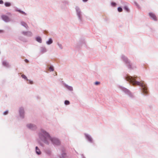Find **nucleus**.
<instances>
[{"mask_svg":"<svg viewBox=\"0 0 158 158\" xmlns=\"http://www.w3.org/2000/svg\"><path fill=\"white\" fill-rule=\"evenodd\" d=\"M19 113L21 118L23 119L24 118L25 112L24 109L23 107H20L19 108Z\"/></svg>","mask_w":158,"mask_h":158,"instance_id":"0eeeda50","label":"nucleus"},{"mask_svg":"<svg viewBox=\"0 0 158 158\" xmlns=\"http://www.w3.org/2000/svg\"><path fill=\"white\" fill-rule=\"evenodd\" d=\"M53 43V40L52 39L50 38L48 39V40L46 41V44L48 45H50Z\"/></svg>","mask_w":158,"mask_h":158,"instance_id":"4468645a","label":"nucleus"},{"mask_svg":"<svg viewBox=\"0 0 158 158\" xmlns=\"http://www.w3.org/2000/svg\"><path fill=\"white\" fill-rule=\"evenodd\" d=\"M124 77L127 81L129 82L133 85H138L140 86L143 94L146 95L148 94V91L146 85L143 82L138 81V78L136 76L132 77L128 75H126Z\"/></svg>","mask_w":158,"mask_h":158,"instance_id":"f257e3e1","label":"nucleus"},{"mask_svg":"<svg viewBox=\"0 0 158 158\" xmlns=\"http://www.w3.org/2000/svg\"><path fill=\"white\" fill-rule=\"evenodd\" d=\"M62 84L64 87L68 90L71 92L73 91V88L72 86H69L64 83H63Z\"/></svg>","mask_w":158,"mask_h":158,"instance_id":"1a4fd4ad","label":"nucleus"},{"mask_svg":"<svg viewBox=\"0 0 158 158\" xmlns=\"http://www.w3.org/2000/svg\"><path fill=\"white\" fill-rule=\"evenodd\" d=\"M66 154L65 153L63 152L61 154L60 158H65L66 157Z\"/></svg>","mask_w":158,"mask_h":158,"instance_id":"aec40b11","label":"nucleus"},{"mask_svg":"<svg viewBox=\"0 0 158 158\" xmlns=\"http://www.w3.org/2000/svg\"><path fill=\"white\" fill-rule=\"evenodd\" d=\"M21 76L25 80H28V79H27V77L24 74H22L21 75Z\"/></svg>","mask_w":158,"mask_h":158,"instance_id":"393cba45","label":"nucleus"},{"mask_svg":"<svg viewBox=\"0 0 158 158\" xmlns=\"http://www.w3.org/2000/svg\"><path fill=\"white\" fill-rule=\"evenodd\" d=\"M36 40L38 42L41 43L42 42V40L41 37L40 36H37L35 38Z\"/></svg>","mask_w":158,"mask_h":158,"instance_id":"a211bd4d","label":"nucleus"},{"mask_svg":"<svg viewBox=\"0 0 158 158\" xmlns=\"http://www.w3.org/2000/svg\"><path fill=\"white\" fill-rule=\"evenodd\" d=\"M100 83V82H99L98 81H96L95 82V84L96 85H98V84H99Z\"/></svg>","mask_w":158,"mask_h":158,"instance_id":"473e14b6","label":"nucleus"},{"mask_svg":"<svg viewBox=\"0 0 158 158\" xmlns=\"http://www.w3.org/2000/svg\"><path fill=\"white\" fill-rule=\"evenodd\" d=\"M8 110L5 111L3 113V114L5 115L7 114L8 113Z\"/></svg>","mask_w":158,"mask_h":158,"instance_id":"7c9ffc66","label":"nucleus"},{"mask_svg":"<svg viewBox=\"0 0 158 158\" xmlns=\"http://www.w3.org/2000/svg\"><path fill=\"white\" fill-rule=\"evenodd\" d=\"M121 89L124 93L128 95L131 98H134V95L127 89L124 87H121Z\"/></svg>","mask_w":158,"mask_h":158,"instance_id":"423d86ee","label":"nucleus"},{"mask_svg":"<svg viewBox=\"0 0 158 158\" xmlns=\"http://www.w3.org/2000/svg\"><path fill=\"white\" fill-rule=\"evenodd\" d=\"M3 32V31L2 30H0V33H1Z\"/></svg>","mask_w":158,"mask_h":158,"instance_id":"c9c22d12","label":"nucleus"},{"mask_svg":"<svg viewBox=\"0 0 158 158\" xmlns=\"http://www.w3.org/2000/svg\"><path fill=\"white\" fill-rule=\"evenodd\" d=\"M49 70L50 71H53L54 70V68L52 66H51L49 68Z\"/></svg>","mask_w":158,"mask_h":158,"instance_id":"a878e982","label":"nucleus"},{"mask_svg":"<svg viewBox=\"0 0 158 158\" xmlns=\"http://www.w3.org/2000/svg\"><path fill=\"white\" fill-rule=\"evenodd\" d=\"M5 5L6 7H9L11 6V3L9 2H6L5 3Z\"/></svg>","mask_w":158,"mask_h":158,"instance_id":"5701e85b","label":"nucleus"},{"mask_svg":"<svg viewBox=\"0 0 158 158\" xmlns=\"http://www.w3.org/2000/svg\"><path fill=\"white\" fill-rule=\"evenodd\" d=\"M3 3V2L2 0H0V4H2Z\"/></svg>","mask_w":158,"mask_h":158,"instance_id":"72a5a7b5","label":"nucleus"},{"mask_svg":"<svg viewBox=\"0 0 158 158\" xmlns=\"http://www.w3.org/2000/svg\"><path fill=\"white\" fill-rule=\"evenodd\" d=\"M2 65L5 67L8 68L10 67V65L9 63L6 60H3L2 62Z\"/></svg>","mask_w":158,"mask_h":158,"instance_id":"f8f14e48","label":"nucleus"},{"mask_svg":"<svg viewBox=\"0 0 158 158\" xmlns=\"http://www.w3.org/2000/svg\"><path fill=\"white\" fill-rule=\"evenodd\" d=\"M27 81H29V83L31 84H33V81H32L28 79Z\"/></svg>","mask_w":158,"mask_h":158,"instance_id":"2f4dec72","label":"nucleus"},{"mask_svg":"<svg viewBox=\"0 0 158 158\" xmlns=\"http://www.w3.org/2000/svg\"><path fill=\"white\" fill-rule=\"evenodd\" d=\"M111 6L113 7H114L116 5V3L115 2H111Z\"/></svg>","mask_w":158,"mask_h":158,"instance_id":"bb28decb","label":"nucleus"},{"mask_svg":"<svg viewBox=\"0 0 158 158\" xmlns=\"http://www.w3.org/2000/svg\"><path fill=\"white\" fill-rule=\"evenodd\" d=\"M50 141L54 146H59L61 143L60 140L58 138L55 137H52L51 136L49 139V144L50 143Z\"/></svg>","mask_w":158,"mask_h":158,"instance_id":"39448f33","label":"nucleus"},{"mask_svg":"<svg viewBox=\"0 0 158 158\" xmlns=\"http://www.w3.org/2000/svg\"><path fill=\"white\" fill-rule=\"evenodd\" d=\"M57 45L58 46V47L61 49H62L63 48V46L59 42H58L57 43Z\"/></svg>","mask_w":158,"mask_h":158,"instance_id":"412c9836","label":"nucleus"},{"mask_svg":"<svg viewBox=\"0 0 158 158\" xmlns=\"http://www.w3.org/2000/svg\"><path fill=\"white\" fill-rule=\"evenodd\" d=\"M118 10L119 12H121L123 11L122 8L121 7H118Z\"/></svg>","mask_w":158,"mask_h":158,"instance_id":"c85d7f7f","label":"nucleus"},{"mask_svg":"<svg viewBox=\"0 0 158 158\" xmlns=\"http://www.w3.org/2000/svg\"><path fill=\"white\" fill-rule=\"evenodd\" d=\"M25 61L26 62H28V60L27 59H25Z\"/></svg>","mask_w":158,"mask_h":158,"instance_id":"f704fd0d","label":"nucleus"},{"mask_svg":"<svg viewBox=\"0 0 158 158\" xmlns=\"http://www.w3.org/2000/svg\"><path fill=\"white\" fill-rule=\"evenodd\" d=\"M83 0V2H86L88 1V0Z\"/></svg>","mask_w":158,"mask_h":158,"instance_id":"e433bc0d","label":"nucleus"},{"mask_svg":"<svg viewBox=\"0 0 158 158\" xmlns=\"http://www.w3.org/2000/svg\"><path fill=\"white\" fill-rule=\"evenodd\" d=\"M21 24L24 27L26 28L27 29L28 27L27 24L24 22L22 21L20 22Z\"/></svg>","mask_w":158,"mask_h":158,"instance_id":"2eb2a0df","label":"nucleus"},{"mask_svg":"<svg viewBox=\"0 0 158 158\" xmlns=\"http://www.w3.org/2000/svg\"><path fill=\"white\" fill-rule=\"evenodd\" d=\"M124 9L127 12L129 11V9L127 6H125L124 7Z\"/></svg>","mask_w":158,"mask_h":158,"instance_id":"cd10ccee","label":"nucleus"},{"mask_svg":"<svg viewBox=\"0 0 158 158\" xmlns=\"http://www.w3.org/2000/svg\"><path fill=\"white\" fill-rule=\"evenodd\" d=\"M84 135L85 138L87 141L90 143H93V140L91 135L86 133H85Z\"/></svg>","mask_w":158,"mask_h":158,"instance_id":"9d476101","label":"nucleus"},{"mask_svg":"<svg viewBox=\"0 0 158 158\" xmlns=\"http://www.w3.org/2000/svg\"><path fill=\"white\" fill-rule=\"evenodd\" d=\"M40 52L41 53H44L47 51L46 48L44 47H41L40 48Z\"/></svg>","mask_w":158,"mask_h":158,"instance_id":"dca6fc26","label":"nucleus"},{"mask_svg":"<svg viewBox=\"0 0 158 158\" xmlns=\"http://www.w3.org/2000/svg\"><path fill=\"white\" fill-rule=\"evenodd\" d=\"M64 103L65 105H68L70 104V102L68 100H65L64 101Z\"/></svg>","mask_w":158,"mask_h":158,"instance_id":"b1692460","label":"nucleus"},{"mask_svg":"<svg viewBox=\"0 0 158 158\" xmlns=\"http://www.w3.org/2000/svg\"><path fill=\"white\" fill-rule=\"evenodd\" d=\"M75 9L76 14L78 17V19L80 23H82L83 21L82 12L80 8L77 6L75 7Z\"/></svg>","mask_w":158,"mask_h":158,"instance_id":"20e7f679","label":"nucleus"},{"mask_svg":"<svg viewBox=\"0 0 158 158\" xmlns=\"http://www.w3.org/2000/svg\"><path fill=\"white\" fill-rule=\"evenodd\" d=\"M1 18L6 22H8L10 21L9 18L8 16L5 15H2L1 16Z\"/></svg>","mask_w":158,"mask_h":158,"instance_id":"9b49d317","label":"nucleus"},{"mask_svg":"<svg viewBox=\"0 0 158 158\" xmlns=\"http://www.w3.org/2000/svg\"><path fill=\"white\" fill-rule=\"evenodd\" d=\"M15 11H18V12H19V13H21L22 14H23L25 15H27V14L26 13H25V12H24L23 11H22L18 9H16Z\"/></svg>","mask_w":158,"mask_h":158,"instance_id":"6ab92c4d","label":"nucleus"},{"mask_svg":"<svg viewBox=\"0 0 158 158\" xmlns=\"http://www.w3.org/2000/svg\"><path fill=\"white\" fill-rule=\"evenodd\" d=\"M22 33L24 35L27 36V31H23L22 32Z\"/></svg>","mask_w":158,"mask_h":158,"instance_id":"c756f323","label":"nucleus"},{"mask_svg":"<svg viewBox=\"0 0 158 158\" xmlns=\"http://www.w3.org/2000/svg\"><path fill=\"white\" fill-rule=\"evenodd\" d=\"M81 156L82 158H85L84 157V156L83 155H82Z\"/></svg>","mask_w":158,"mask_h":158,"instance_id":"4c0bfd02","label":"nucleus"},{"mask_svg":"<svg viewBox=\"0 0 158 158\" xmlns=\"http://www.w3.org/2000/svg\"><path fill=\"white\" fill-rule=\"evenodd\" d=\"M37 134L39 142L41 146L43 145L41 142L45 144L49 145V139L51 135L48 132L44 129L41 128L37 131Z\"/></svg>","mask_w":158,"mask_h":158,"instance_id":"f03ea898","label":"nucleus"},{"mask_svg":"<svg viewBox=\"0 0 158 158\" xmlns=\"http://www.w3.org/2000/svg\"><path fill=\"white\" fill-rule=\"evenodd\" d=\"M35 152L37 154L40 155L41 154V152L40 151V149L38 148L37 147H35Z\"/></svg>","mask_w":158,"mask_h":158,"instance_id":"f3484780","label":"nucleus"},{"mask_svg":"<svg viewBox=\"0 0 158 158\" xmlns=\"http://www.w3.org/2000/svg\"><path fill=\"white\" fill-rule=\"evenodd\" d=\"M26 127L28 129L31 130H35L37 128L36 125L31 123L27 124L26 125Z\"/></svg>","mask_w":158,"mask_h":158,"instance_id":"6e6552de","label":"nucleus"},{"mask_svg":"<svg viewBox=\"0 0 158 158\" xmlns=\"http://www.w3.org/2000/svg\"><path fill=\"white\" fill-rule=\"evenodd\" d=\"M27 36L30 37L31 36H32V33L30 31H27Z\"/></svg>","mask_w":158,"mask_h":158,"instance_id":"4be33fe9","label":"nucleus"},{"mask_svg":"<svg viewBox=\"0 0 158 158\" xmlns=\"http://www.w3.org/2000/svg\"><path fill=\"white\" fill-rule=\"evenodd\" d=\"M121 59L126 63L128 68L130 69H134L136 68V66L135 64L131 63L127 58L124 55L121 56Z\"/></svg>","mask_w":158,"mask_h":158,"instance_id":"7ed1b4c3","label":"nucleus"},{"mask_svg":"<svg viewBox=\"0 0 158 158\" xmlns=\"http://www.w3.org/2000/svg\"><path fill=\"white\" fill-rule=\"evenodd\" d=\"M149 15L151 18L154 21L157 20V18L155 14L152 13L150 12L149 14Z\"/></svg>","mask_w":158,"mask_h":158,"instance_id":"ddd939ff","label":"nucleus"}]
</instances>
